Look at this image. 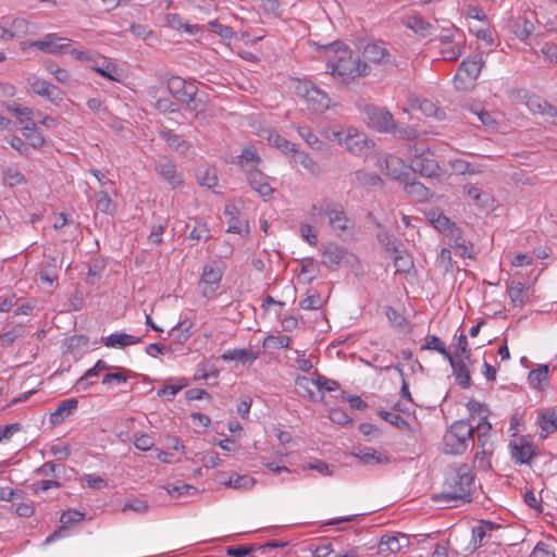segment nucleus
<instances>
[{
  "label": "nucleus",
  "instance_id": "1",
  "mask_svg": "<svg viewBox=\"0 0 557 557\" xmlns=\"http://www.w3.org/2000/svg\"><path fill=\"white\" fill-rule=\"evenodd\" d=\"M324 54L329 73L339 83L349 84L371 74V66L339 41L325 46Z\"/></svg>",
  "mask_w": 557,
  "mask_h": 557
},
{
  "label": "nucleus",
  "instance_id": "2",
  "mask_svg": "<svg viewBox=\"0 0 557 557\" xmlns=\"http://www.w3.org/2000/svg\"><path fill=\"white\" fill-rule=\"evenodd\" d=\"M474 488V474L468 463L453 465L447 469L443 492L434 499L442 503L456 500L471 502Z\"/></svg>",
  "mask_w": 557,
  "mask_h": 557
},
{
  "label": "nucleus",
  "instance_id": "3",
  "mask_svg": "<svg viewBox=\"0 0 557 557\" xmlns=\"http://www.w3.org/2000/svg\"><path fill=\"white\" fill-rule=\"evenodd\" d=\"M444 453L461 455L474 444L473 425L465 420L455 421L443 437Z\"/></svg>",
  "mask_w": 557,
  "mask_h": 557
},
{
  "label": "nucleus",
  "instance_id": "4",
  "mask_svg": "<svg viewBox=\"0 0 557 557\" xmlns=\"http://www.w3.org/2000/svg\"><path fill=\"white\" fill-rule=\"evenodd\" d=\"M432 41H438V52L445 61H456L465 53V33L455 25L444 27Z\"/></svg>",
  "mask_w": 557,
  "mask_h": 557
},
{
  "label": "nucleus",
  "instance_id": "5",
  "mask_svg": "<svg viewBox=\"0 0 557 557\" xmlns=\"http://www.w3.org/2000/svg\"><path fill=\"white\" fill-rule=\"evenodd\" d=\"M295 92L305 99L309 109L314 112H323L329 109L331 99L326 92L307 79H297Z\"/></svg>",
  "mask_w": 557,
  "mask_h": 557
},
{
  "label": "nucleus",
  "instance_id": "6",
  "mask_svg": "<svg viewBox=\"0 0 557 557\" xmlns=\"http://www.w3.org/2000/svg\"><path fill=\"white\" fill-rule=\"evenodd\" d=\"M359 111L364 122L379 132H389L395 126L393 114L386 109L369 103H360Z\"/></svg>",
  "mask_w": 557,
  "mask_h": 557
},
{
  "label": "nucleus",
  "instance_id": "7",
  "mask_svg": "<svg viewBox=\"0 0 557 557\" xmlns=\"http://www.w3.org/2000/svg\"><path fill=\"white\" fill-rule=\"evenodd\" d=\"M482 58L472 55L465 59L458 66L455 74V83L458 88L466 89L471 86L479 77L482 70Z\"/></svg>",
  "mask_w": 557,
  "mask_h": 557
},
{
  "label": "nucleus",
  "instance_id": "8",
  "mask_svg": "<svg viewBox=\"0 0 557 557\" xmlns=\"http://www.w3.org/2000/svg\"><path fill=\"white\" fill-rule=\"evenodd\" d=\"M169 92L180 102L188 104L194 110L197 109L196 95L197 87L193 83H187L178 76H173L168 81Z\"/></svg>",
  "mask_w": 557,
  "mask_h": 557
},
{
  "label": "nucleus",
  "instance_id": "9",
  "mask_svg": "<svg viewBox=\"0 0 557 557\" xmlns=\"http://www.w3.org/2000/svg\"><path fill=\"white\" fill-rule=\"evenodd\" d=\"M361 53L366 60L374 64L396 65L393 55L387 50L385 44L380 40H369L360 46Z\"/></svg>",
  "mask_w": 557,
  "mask_h": 557
},
{
  "label": "nucleus",
  "instance_id": "10",
  "mask_svg": "<svg viewBox=\"0 0 557 557\" xmlns=\"http://www.w3.org/2000/svg\"><path fill=\"white\" fill-rule=\"evenodd\" d=\"M410 169L425 177H436L441 174L440 164L429 150L414 154L410 160Z\"/></svg>",
  "mask_w": 557,
  "mask_h": 557
},
{
  "label": "nucleus",
  "instance_id": "11",
  "mask_svg": "<svg viewBox=\"0 0 557 557\" xmlns=\"http://www.w3.org/2000/svg\"><path fill=\"white\" fill-rule=\"evenodd\" d=\"M222 276L223 270L216 261L205 264L200 277V286L205 297L211 298L214 295L215 290L220 287Z\"/></svg>",
  "mask_w": 557,
  "mask_h": 557
},
{
  "label": "nucleus",
  "instance_id": "12",
  "mask_svg": "<svg viewBox=\"0 0 557 557\" xmlns=\"http://www.w3.org/2000/svg\"><path fill=\"white\" fill-rule=\"evenodd\" d=\"M511 459L518 465H530L536 457V448L525 436L509 443Z\"/></svg>",
  "mask_w": 557,
  "mask_h": 557
},
{
  "label": "nucleus",
  "instance_id": "13",
  "mask_svg": "<svg viewBox=\"0 0 557 557\" xmlns=\"http://www.w3.org/2000/svg\"><path fill=\"white\" fill-rule=\"evenodd\" d=\"M320 211L329 218V223L331 227L336 231L338 234L342 232H346L352 228V224L350 219L347 216L346 212L339 205L330 206L325 205L320 206Z\"/></svg>",
  "mask_w": 557,
  "mask_h": 557
},
{
  "label": "nucleus",
  "instance_id": "14",
  "mask_svg": "<svg viewBox=\"0 0 557 557\" xmlns=\"http://www.w3.org/2000/svg\"><path fill=\"white\" fill-rule=\"evenodd\" d=\"M322 247V263L331 270H336L345 259H356L346 248L337 244L329 243Z\"/></svg>",
  "mask_w": 557,
  "mask_h": 557
},
{
  "label": "nucleus",
  "instance_id": "15",
  "mask_svg": "<svg viewBox=\"0 0 557 557\" xmlns=\"http://www.w3.org/2000/svg\"><path fill=\"white\" fill-rule=\"evenodd\" d=\"M154 170L173 189L180 187L184 183L183 175L176 171L175 163L166 157H162L156 162Z\"/></svg>",
  "mask_w": 557,
  "mask_h": 557
},
{
  "label": "nucleus",
  "instance_id": "16",
  "mask_svg": "<svg viewBox=\"0 0 557 557\" xmlns=\"http://www.w3.org/2000/svg\"><path fill=\"white\" fill-rule=\"evenodd\" d=\"M249 186L257 191L264 200H269L274 191L267 176L260 169H248L246 174Z\"/></svg>",
  "mask_w": 557,
  "mask_h": 557
},
{
  "label": "nucleus",
  "instance_id": "17",
  "mask_svg": "<svg viewBox=\"0 0 557 557\" xmlns=\"http://www.w3.org/2000/svg\"><path fill=\"white\" fill-rule=\"evenodd\" d=\"M351 455L368 466L386 465L389 461L385 454L368 446L354 447Z\"/></svg>",
  "mask_w": 557,
  "mask_h": 557
},
{
  "label": "nucleus",
  "instance_id": "18",
  "mask_svg": "<svg viewBox=\"0 0 557 557\" xmlns=\"http://www.w3.org/2000/svg\"><path fill=\"white\" fill-rule=\"evenodd\" d=\"M343 146L352 154H361L368 147L366 134L350 127L346 129V137Z\"/></svg>",
  "mask_w": 557,
  "mask_h": 557
},
{
  "label": "nucleus",
  "instance_id": "19",
  "mask_svg": "<svg viewBox=\"0 0 557 557\" xmlns=\"http://www.w3.org/2000/svg\"><path fill=\"white\" fill-rule=\"evenodd\" d=\"M29 85L35 94L46 97L52 102H58L62 100L61 90L57 86L48 83L45 79L38 77L30 78Z\"/></svg>",
  "mask_w": 557,
  "mask_h": 557
},
{
  "label": "nucleus",
  "instance_id": "20",
  "mask_svg": "<svg viewBox=\"0 0 557 557\" xmlns=\"http://www.w3.org/2000/svg\"><path fill=\"white\" fill-rule=\"evenodd\" d=\"M61 40H63V38L59 37L57 34H47L42 39L30 42L29 46L46 53H63L70 44H59Z\"/></svg>",
  "mask_w": 557,
  "mask_h": 557
},
{
  "label": "nucleus",
  "instance_id": "21",
  "mask_svg": "<svg viewBox=\"0 0 557 557\" xmlns=\"http://www.w3.org/2000/svg\"><path fill=\"white\" fill-rule=\"evenodd\" d=\"M224 214L228 216V233L239 234V235H248L249 234V225L246 220H240L237 218L238 210L235 205L228 203L224 208Z\"/></svg>",
  "mask_w": 557,
  "mask_h": 557
},
{
  "label": "nucleus",
  "instance_id": "22",
  "mask_svg": "<svg viewBox=\"0 0 557 557\" xmlns=\"http://www.w3.org/2000/svg\"><path fill=\"white\" fill-rule=\"evenodd\" d=\"M234 163L239 165L247 174L248 169H259L262 160L256 147L252 145H247L242 149L240 154L237 157V161Z\"/></svg>",
  "mask_w": 557,
  "mask_h": 557
},
{
  "label": "nucleus",
  "instance_id": "23",
  "mask_svg": "<svg viewBox=\"0 0 557 557\" xmlns=\"http://www.w3.org/2000/svg\"><path fill=\"white\" fill-rule=\"evenodd\" d=\"M78 401L75 398H70L61 401L53 412L50 414V423L59 425L65 421L77 408Z\"/></svg>",
  "mask_w": 557,
  "mask_h": 557
},
{
  "label": "nucleus",
  "instance_id": "24",
  "mask_svg": "<svg viewBox=\"0 0 557 557\" xmlns=\"http://www.w3.org/2000/svg\"><path fill=\"white\" fill-rule=\"evenodd\" d=\"M141 341V337L133 336L124 332L113 333L102 338V343L109 348H124L126 346L139 344Z\"/></svg>",
  "mask_w": 557,
  "mask_h": 557
},
{
  "label": "nucleus",
  "instance_id": "25",
  "mask_svg": "<svg viewBox=\"0 0 557 557\" xmlns=\"http://www.w3.org/2000/svg\"><path fill=\"white\" fill-rule=\"evenodd\" d=\"M450 245L455 249L456 253L462 258H472V245L468 243L459 227L453 228L448 234Z\"/></svg>",
  "mask_w": 557,
  "mask_h": 557
},
{
  "label": "nucleus",
  "instance_id": "26",
  "mask_svg": "<svg viewBox=\"0 0 557 557\" xmlns=\"http://www.w3.org/2000/svg\"><path fill=\"white\" fill-rule=\"evenodd\" d=\"M408 543V537L405 534L400 535H384L379 543V553L383 555L394 554L401 549L404 544Z\"/></svg>",
  "mask_w": 557,
  "mask_h": 557
},
{
  "label": "nucleus",
  "instance_id": "27",
  "mask_svg": "<svg viewBox=\"0 0 557 557\" xmlns=\"http://www.w3.org/2000/svg\"><path fill=\"white\" fill-rule=\"evenodd\" d=\"M499 525L493 522L481 521L476 527L472 529V543L473 548L478 549L487 543L491 536V531L498 529Z\"/></svg>",
  "mask_w": 557,
  "mask_h": 557
},
{
  "label": "nucleus",
  "instance_id": "28",
  "mask_svg": "<svg viewBox=\"0 0 557 557\" xmlns=\"http://www.w3.org/2000/svg\"><path fill=\"white\" fill-rule=\"evenodd\" d=\"M385 164H386V173L396 178V180H399L401 182H405L408 176H409V172H408V169L406 166V164L404 163V161L398 158L397 156H394V154H389L387 156L386 160H385Z\"/></svg>",
  "mask_w": 557,
  "mask_h": 557
},
{
  "label": "nucleus",
  "instance_id": "29",
  "mask_svg": "<svg viewBox=\"0 0 557 557\" xmlns=\"http://www.w3.org/2000/svg\"><path fill=\"white\" fill-rule=\"evenodd\" d=\"M160 135L173 151L181 154H187L189 152L190 145L185 139H183L181 135L174 133L172 129H164L160 133Z\"/></svg>",
  "mask_w": 557,
  "mask_h": 557
},
{
  "label": "nucleus",
  "instance_id": "30",
  "mask_svg": "<svg viewBox=\"0 0 557 557\" xmlns=\"http://www.w3.org/2000/svg\"><path fill=\"white\" fill-rule=\"evenodd\" d=\"M7 109L15 115L18 124L22 126V129L33 128V123H35V121L32 109L21 107L17 103H12L8 106Z\"/></svg>",
  "mask_w": 557,
  "mask_h": 557
},
{
  "label": "nucleus",
  "instance_id": "31",
  "mask_svg": "<svg viewBox=\"0 0 557 557\" xmlns=\"http://www.w3.org/2000/svg\"><path fill=\"white\" fill-rule=\"evenodd\" d=\"M539 424L541 428V436L547 437L549 434L557 431V413L555 410L540 411Z\"/></svg>",
  "mask_w": 557,
  "mask_h": 557
},
{
  "label": "nucleus",
  "instance_id": "32",
  "mask_svg": "<svg viewBox=\"0 0 557 557\" xmlns=\"http://www.w3.org/2000/svg\"><path fill=\"white\" fill-rule=\"evenodd\" d=\"M404 183L405 191L416 201L423 202L430 199L431 193L422 183L418 181H408V178Z\"/></svg>",
  "mask_w": 557,
  "mask_h": 557
},
{
  "label": "nucleus",
  "instance_id": "33",
  "mask_svg": "<svg viewBox=\"0 0 557 557\" xmlns=\"http://www.w3.org/2000/svg\"><path fill=\"white\" fill-rule=\"evenodd\" d=\"M448 362L450 363L454 370L457 383L465 388L470 387L471 376L466 363L461 359H456L454 357H451V359L448 360Z\"/></svg>",
  "mask_w": 557,
  "mask_h": 557
},
{
  "label": "nucleus",
  "instance_id": "34",
  "mask_svg": "<svg viewBox=\"0 0 557 557\" xmlns=\"http://www.w3.org/2000/svg\"><path fill=\"white\" fill-rule=\"evenodd\" d=\"M385 315L391 325L399 332H410V323L398 310L388 306L385 308Z\"/></svg>",
  "mask_w": 557,
  "mask_h": 557
},
{
  "label": "nucleus",
  "instance_id": "35",
  "mask_svg": "<svg viewBox=\"0 0 557 557\" xmlns=\"http://www.w3.org/2000/svg\"><path fill=\"white\" fill-rule=\"evenodd\" d=\"M508 296L513 307H523L527 304V290L521 282H511L508 286Z\"/></svg>",
  "mask_w": 557,
  "mask_h": 557
},
{
  "label": "nucleus",
  "instance_id": "36",
  "mask_svg": "<svg viewBox=\"0 0 557 557\" xmlns=\"http://www.w3.org/2000/svg\"><path fill=\"white\" fill-rule=\"evenodd\" d=\"M221 358L224 361L237 360L243 363H247V362L255 361L258 358V354L250 349H245V348L232 349V350H226L225 352H223Z\"/></svg>",
  "mask_w": 557,
  "mask_h": 557
},
{
  "label": "nucleus",
  "instance_id": "37",
  "mask_svg": "<svg viewBox=\"0 0 557 557\" xmlns=\"http://www.w3.org/2000/svg\"><path fill=\"white\" fill-rule=\"evenodd\" d=\"M463 191L474 201L480 208H487L492 205L493 198L488 193H484L473 185H465Z\"/></svg>",
  "mask_w": 557,
  "mask_h": 557
},
{
  "label": "nucleus",
  "instance_id": "38",
  "mask_svg": "<svg viewBox=\"0 0 557 557\" xmlns=\"http://www.w3.org/2000/svg\"><path fill=\"white\" fill-rule=\"evenodd\" d=\"M264 133L267 134V140L269 141V144L271 146L280 149L281 151H283L285 153H288V152L292 153V151H294L295 145L293 143L288 141L286 138H284L278 133L273 132L271 129H267V131H264Z\"/></svg>",
  "mask_w": 557,
  "mask_h": 557
},
{
  "label": "nucleus",
  "instance_id": "39",
  "mask_svg": "<svg viewBox=\"0 0 557 557\" xmlns=\"http://www.w3.org/2000/svg\"><path fill=\"white\" fill-rule=\"evenodd\" d=\"M225 485L236 488V490H243L248 491L253 487L256 484V481L253 478H251L248 474H237L233 473L228 481L223 482Z\"/></svg>",
  "mask_w": 557,
  "mask_h": 557
},
{
  "label": "nucleus",
  "instance_id": "40",
  "mask_svg": "<svg viewBox=\"0 0 557 557\" xmlns=\"http://www.w3.org/2000/svg\"><path fill=\"white\" fill-rule=\"evenodd\" d=\"M1 173H2V176H3V180H4L5 184L8 186H10V187H15V186H18V185H24L27 182L26 177L18 170L17 166H7V168H3Z\"/></svg>",
  "mask_w": 557,
  "mask_h": 557
},
{
  "label": "nucleus",
  "instance_id": "41",
  "mask_svg": "<svg viewBox=\"0 0 557 557\" xmlns=\"http://www.w3.org/2000/svg\"><path fill=\"white\" fill-rule=\"evenodd\" d=\"M60 265L61 262L59 259L57 257H51L39 272L40 280L51 285L58 277L57 269L60 268Z\"/></svg>",
  "mask_w": 557,
  "mask_h": 557
},
{
  "label": "nucleus",
  "instance_id": "42",
  "mask_svg": "<svg viewBox=\"0 0 557 557\" xmlns=\"http://www.w3.org/2000/svg\"><path fill=\"white\" fill-rule=\"evenodd\" d=\"M293 160L301 164L310 174L318 175L320 173L319 164L304 151H292Z\"/></svg>",
  "mask_w": 557,
  "mask_h": 557
},
{
  "label": "nucleus",
  "instance_id": "43",
  "mask_svg": "<svg viewBox=\"0 0 557 557\" xmlns=\"http://www.w3.org/2000/svg\"><path fill=\"white\" fill-rule=\"evenodd\" d=\"M421 349L435 350L440 352L447 361L451 359L453 355L446 349L444 342L436 335H428L425 344Z\"/></svg>",
  "mask_w": 557,
  "mask_h": 557
},
{
  "label": "nucleus",
  "instance_id": "44",
  "mask_svg": "<svg viewBox=\"0 0 557 557\" xmlns=\"http://www.w3.org/2000/svg\"><path fill=\"white\" fill-rule=\"evenodd\" d=\"M548 366L541 364L536 369L532 370L528 375V381L531 387L542 389V383L547 381L548 377Z\"/></svg>",
  "mask_w": 557,
  "mask_h": 557
},
{
  "label": "nucleus",
  "instance_id": "45",
  "mask_svg": "<svg viewBox=\"0 0 557 557\" xmlns=\"http://www.w3.org/2000/svg\"><path fill=\"white\" fill-rule=\"evenodd\" d=\"M190 326L191 323L188 321H183L174 326L169 335L178 344H184L190 336Z\"/></svg>",
  "mask_w": 557,
  "mask_h": 557
},
{
  "label": "nucleus",
  "instance_id": "46",
  "mask_svg": "<svg viewBox=\"0 0 557 557\" xmlns=\"http://www.w3.org/2000/svg\"><path fill=\"white\" fill-rule=\"evenodd\" d=\"M376 238L387 251L395 253L399 250V240L391 232L381 228Z\"/></svg>",
  "mask_w": 557,
  "mask_h": 557
},
{
  "label": "nucleus",
  "instance_id": "47",
  "mask_svg": "<svg viewBox=\"0 0 557 557\" xmlns=\"http://www.w3.org/2000/svg\"><path fill=\"white\" fill-rule=\"evenodd\" d=\"M513 28L516 36L519 39L524 40L533 33L534 25L525 16H521L516 20Z\"/></svg>",
  "mask_w": 557,
  "mask_h": 557
},
{
  "label": "nucleus",
  "instance_id": "48",
  "mask_svg": "<svg viewBox=\"0 0 557 557\" xmlns=\"http://www.w3.org/2000/svg\"><path fill=\"white\" fill-rule=\"evenodd\" d=\"M10 32L12 33V38L17 37H24L29 33L30 24L27 20L22 17H10Z\"/></svg>",
  "mask_w": 557,
  "mask_h": 557
},
{
  "label": "nucleus",
  "instance_id": "49",
  "mask_svg": "<svg viewBox=\"0 0 557 557\" xmlns=\"http://www.w3.org/2000/svg\"><path fill=\"white\" fill-rule=\"evenodd\" d=\"M315 387L318 388L319 400L322 401L324 399V393L321 389H325L327 392L336 391L339 387V384L335 380H331L325 377L324 375L318 374L314 379Z\"/></svg>",
  "mask_w": 557,
  "mask_h": 557
},
{
  "label": "nucleus",
  "instance_id": "50",
  "mask_svg": "<svg viewBox=\"0 0 557 557\" xmlns=\"http://www.w3.org/2000/svg\"><path fill=\"white\" fill-rule=\"evenodd\" d=\"M394 265L396 268V272L407 273L412 268L413 262L408 253L403 250H398L393 253Z\"/></svg>",
  "mask_w": 557,
  "mask_h": 557
},
{
  "label": "nucleus",
  "instance_id": "51",
  "mask_svg": "<svg viewBox=\"0 0 557 557\" xmlns=\"http://www.w3.org/2000/svg\"><path fill=\"white\" fill-rule=\"evenodd\" d=\"M296 385L301 391V395L307 396L311 400H319L318 395L312 389L315 387V382L313 379H309L307 376H298L296 379Z\"/></svg>",
  "mask_w": 557,
  "mask_h": 557
},
{
  "label": "nucleus",
  "instance_id": "52",
  "mask_svg": "<svg viewBox=\"0 0 557 557\" xmlns=\"http://www.w3.org/2000/svg\"><path fill=\"white\" fill-rule=\"evenodd\" d=\"M95 206L102 213H112L114 211V203L106 190L96 194Z\"/></svg>",
  "mask_w": 557,
  "mask_h": 557
},
{
  "label": "nucleus",
  "instance_id": "53",
  "mask_svg": "<svg viewBox=\"0 0 557 557\" xmlns=\"http://www.w3.org/2000/svg\"><path fill=\"white\" fill-rule=\"evenodd\" d=\"M297 132L310 148L315 150L322 149L323 143L320 141L318 136L308 126H298Z\"/></svg>",
  "mask_w": 557,
  "mask_h": 557
},
{
  "label": "nucleus",
  "instance_id": "54",
  "mask_svg": "<svg viewBox=\"0 0 557 557\" xmlns=\"http://www.w3.org/2000/svg\"><path fill=\"white\" fill-rule=\"evenodd\" d=\"M92 70L96 73L100 74L101 76H103L110 81H113V82L119 81V78L116 76H114V74L117 71V66L115 64L109 62L107 59H102L101 64H96L95 66H92Z\"/></svg>",
  "mask_w": 557,
  "mask_h": 557
},
{
  "label": "nucleus",
  "instance_id": "55",
  "mask_svg": "<svg viewBox=\"0 0 557 557\" xmlns=\"http://www.w3.org/2000/svg\"><path fill=\"white\" fill-rule=\"evenodd\" d=\"M379 416L399 430L409 429V423L399 414L386 410H380Z\"/></svg>",
  "mask_w": 557,
  "mask_h": 557
},
{
  "label": "nucleus",
  "instance_id": "56",
  "mask_svg": "<svg viewBox=\"0 0 557 557\" xmlns=\"http://www.w3.org/2000/svg\"><path fill=\"white\" fill-rule=\"evenodd\" d=\"M24 136L28 140L29 146L33 148H40L45 144V138L39 132L36 123H33V128L23 129Z\"/></svg>",
  "mask_w": 557,
  "mask_h": 557
},
{
  "label": "nucleus",
  "instance_id": "57",
  "mask_svg": "<svg viewBox=\"0 0 557 557\" xmlns=\"http://www.w3.org/2000/svg\"><path fill=\"white\" fill-rule=\"evenodd\" d=\"M408 26L423 37H426L432 34V25L418 16L411 17L409 20Z\"/></svg>",
  "mask_w": 557,
  "mask_h": 557
},
{
  "label": "nucleus",
  "instance_id": "58",
  "mask_svg": "<svg viewBox=\"0 0 557 557\" xmlns=\"http://www.w3.org/2000/svg\"><path fill=\"white\" fill-rule=\"evenodd\" d=\"M25 492L18 488L0 487V502H12L23 500L25 498Z\"/></svg>",
  "mask_w": 557,
  "mask_h": 557
},
{
  "label": "nucleus",
  "instance_id": "59",
  "mask_svg": "<svg viewBox=\"0 0 557 557\" xmlns=\"http://www.w3.org/2000/svg\"><path fill=\"white\" fill-rule=\"evenodd\" d=\"M536 109L541 112L546 120L557 126V108L547 101H537Z\"/></svg>",
  "mask_w": 557,
  "mask_h": 557
},
{
  "label": "nucleus",
  "instance_id": "60",
  "mask_svg": "<svg viewBox=\"0 0 557 557\" xmlns=\"http://www.w3.org/2000/svg\"><path fill=\"white\" fill-rule=\"evenodd\" d=\"M290 344V337L287 335H280V336H268L264 342L263 346L267 348L272 349H278V348H287Z\"/></svg>",
  "mask_w": 557,
  "mask_h": 557
},
{
  "label": "nucleus",
  "instance_id": "61",
  "mask_svg": "<svg viewBox=\"0 0 557 557\" xmlns=\"http://www.w3.org/2000/svg\"><path fill=\"white\" fill-rule=\"evenodd\" d=\"M299 306L304 310H317L323 306V299L318 292H314L302 299Z\"/></svg>",
  "mask_w": 557,
  "mask_h": 557
},
{
  "label": "nucleus",
  "instance_id": "62",
  "mask_svg": "<svg viewBox=\"0 0 557 557\" xmlns=\"http://www.w3.org/2000/svg\"><path fill=\"white\" fill-rule=\"evenodd\" d=\"M197 180L201 186H205L207 188H213L214 186H216L218 183L215 171L210 169L199 171L197 174Z\"/></svg>",
  "mask_w": 557,
  "mask_h": 557
},
{
  "label": "nucleus",
  "instance_id": "63",
  "mask_svg": "<svg viewBox=\"0 0 557 557\" xmlns=\"http://www.w3.org/2000/svg\"><path fill=\"white\" fill-rule=\"evenodd\" d=\"M432 224L436 230L442 233H446L447 235L451 232L453 228L457 227L446 215L442 213L432 219Z\"/></svg>",
  "mask_w": 557,
  "mask_h": 557
},
{
  "label": "nucleus",
  "instance_id": "64",
  "mask_svg": "<svg viewBox=\"0 0 557 557\" xmlns=\"http://www.w3.org/2000/svg\"><path fill=\"white\" fill-rule=\"evenodd\" d=\"M127 510H132L135 513L143 515L148 510V503L145 499L135 498L126 502L123 507L122 511L126 512Z\"/></svg>",
  "mask_w": 557,
  "mask_h": 557
}]
</instances>
